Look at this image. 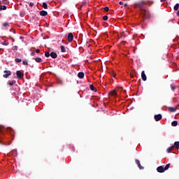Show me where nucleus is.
<instances>
[{
	"mask_svg": "<svg viewBox=\"0 0 179 179\" xmlns=\"http://www.w3.org/2000/svg\"><path fill=\"white\" fill-rule=\"evenodd\" d=\"M131 78H134V74L131 73Z\"/></svg>",
	"mask_w": 179,
	"mask_h": 179,
	"instance_id": "c03bdc74",
	"label": "nucleus"
},
{
	"mask_svg": "<svg viewBox=\"0 0 179 179\" xmlns=\"http://www.w3.org/2000/svg\"><path fill=\"white\" fill-rule=\"evenodd\" d=\"M22 64H23V65H25V66L29 65V63L27 62V59L24 60V61L22 62Z\"/></svg>",
	"mask_w": 179,
	"mask_h": 179,
	"instance_id": "cd10ccee",
	"label": "nucleus"
},
{
	"mask_svg": "<svg viewBox=\"0 0 179 179\" xmlns=\"http://www.w3.org/2000/svg\"><path fill=\"white\" fill-rule=\"evenodd\" d=\"M45 57H46L47 58H48V57H51V54H50V52H45Z\"/></svg>",
	"mask_w": 179,
	"mask_h": 179,
	"instance_id": "5701e85b",
	"label": "nucleus"
},
{
	"mask_svg": "<svg viewBox=\"0 0 179 179\" xmlns=\"http://www.w3.org/2000/svg\"><path fill=\"white\" fill-rule=\"evenodd\" d=\"M173 101H176V98L173 99Z\"/></svg>",
	"mask_w": 179,
	"mask_h": 179,
	"instance_id": "49530a36",
	"label": "nucleus"
},
{
	"mask_svg": "<svg viewBox=\"0 0 179 179\" xmlns=\"http://www.w3.org/2000/svg\"><path fill=\"white\" fill-rule=\"evenodd\" d=\"M171 125H172V127H177V125H178V122H177V121H173V122H171Z\"/></svg>",
	"mask_w": 179,
	"mask_h": 179,
	"instance_id": "dca6fc26",
	"label": "nucleus"
},
{
	"mask_svg": "<svg viewBox=\"0 0 179 179\" xmlns=\"http://www.w3.org/2000/svg\"><path fill=\"white\" fill-rule=\"evenodd\" d=\"M168 110L170 111V113H176V111H177V108L174 107H169Z\"/></svg>",
	"mask_w": 179,
	"mask_h": 179,
	"instance_id": "f8f14e48",
	"label": "nucleus"
},
{
	"mask_svg": "<svg viewBox=\"0 0 179 179\" xmlns=\"http://www.w3.org/2000/svg\"><path fill=\"white\" fill-rule=\"evenodd\" d=\"M173 146H174V148H176V149H179V141H176L174 143Z\"/></svg>",
	"mask_w": 179,
	"mask_h": 179,
	"instance_id": "ddd939ff",
	"label": "nucleus"
},
{
	"mask_svg": "<svg viewBox=\"0 0 179 179\" xmlns=\"http://www.w3.org/2000/svg\"><path fill=\"white\" fill-rule=\"evenodd\" d=\"M62 52H66V49L65 48V46L61 45L60 46Z\"/></svg>",
	"mask_w": 179,
	"mask_h": 179,
	"instance_id": "2eb2a0df",
	"label": "nucleus"
},
{
	"mask_svg": "<svg viewBox=\"0 0 179 179\" xmlns=\"http://www.w3.org/2000/svg\"><path fill=\"white\" fill-rule=\"evenodd\" d=\"M110 94L112 96H117V91L116 90H113L111 92H110Z\"/></svg>",
	"mask_w": 179,
	"mask_h": 179,
	"instance_id": "4be33fe9",
	"label": "nucleus"
},
{
	"mask_svg": "<svg viewBox=\"0 0 179 179\" xmlns=\"http://www.w3.org/2000/svg\"><path fill=\"white\" fill-rule=\"evenodd\" d=\"M145 5H146V1H138L134 4V8L140 9L141 16L143 19H147L149 17V11L145 9Z\"/></svg>",
	"mask_w": 179,
	"mask_h": 179,
	"instance_id": "f257e3e1",
	"label": "nucleus"
},
{
	"mask_svg": "<svg viewBox=\"0 0 179 179\" xmlns=\"http://www.w3.org/2000/svg\"><path fill=\"white\" fill-rule=\"evenodd\" d=\"M176 15H177V16H178V17H179V10H178V11H177V13H176Z\"/></svg>",
	"mask_w": 179,
	"mask_h": 179,
	"instance_id": "ea45409f",
	"label": "nucleus"
},
{
	"mask_svg": "<svg viewBox=\"0 0 179 179\" xmlns=\"http://www.w3.org/2000/svg\"><path fill=\"white\" fill-rule=\"evenodd\" d=\"M15 62H17V64H19L20 62H22V59L19 58L15 59Z\"/></svg>",
	"mask_w": 179,
	"mask_h": 179,
	"instance_id": "a878e982",
	"label": "nucleus"
},
{
	"mask_svg": "<svg viewBox=\"0 0 179 179\" xmlns=\"http://www.w3.org/2000/svg\"><path fill=\"white\" fill-rule=\"evenodd\" d=\"M136 164L138 165V167L140 169V170H142L143 169V166L141 165V162L139 159H136Z\"/></svg>",
	"mask_w": 179,
	"mask_h": 179,
	"instance_id": "6e6552de",
	"label": "nucleus"
},
{
	"mask_svg": "<svg viewBox=\"0 0 179 179\" xmlns=\"http://www.w3.org/2000/svg\"><path fill=\"white\" fill-rule=\"evenodd\" d=\"M154 118H155V121H160V120H162V114L155 115L154 116Z\"/></svg>",
	"mask_w": 179,
	"mask_h": 179,
	"instance_id": "0eeeda50",
	"label": "nucleus"
},
{
	"mask_svg": "<svg viewBox=\"0 0 179 179\" xmlns=\"http://www.w3.org/2000/svg\"><path fill=\"white\" fill-rule=\"evenodd\" d=\"M120 5H124V3L122 1H120L119 3Z\"/></svg>",
	"mask_w": 179,
	"mask_h": 179,
	"instance_id": "79ce46f5",
	"label": "nucleus"
},
{
	"mask_svg": "<svg viewBox=\"0 0 179 179\" xmlns=\"http://www.w3.org/2000/svg\"><path fill=\"white\" fill-rule=\"evenodd\" d=\"M36 52L37 54H38V53L40 52V50H39V49H37V50H36Z\"/></svg>",
	"mask_w": 179,
	"mask_h": 179,
	"instance_id": "58836bf2",
	"label": "nucleus"
},
{
	"mask_svg": "<svg viewBox=\"0 0 179 179\" xmlns=\"http://www.w3.org/2000/svg\"><path fill=\"white\" fill-rule=\"evenodd\" d=\"M171 89L173 90V92H174V90H176V85L174 84H171Z\"/></svg>",
	"mask_w": 179,
	"mask_h": 179,
	"instance_id": "393cba45",
	"label": "nucleus"
},
{
	"mask_svg": "<svg viewBox=\"0 0 179 179\" xmlns=\"http://www.w3.org/2000/svg\"><path fill=\"white\" fill-rule=\"evenodd\" d=\"M16 83V81L12 80L11 82L8 83L9 86H13Z\"/></svg>",
	"mask_w": 179,
	"mask_h": 179,
	"instance_id": "b1692460",
	"label": "nucleus"
},
{
	"mask_svg": "<svg viewBox=\"0 0 179 179\" xmlns=\"http://www.w3.org/2000/svg\"><path fill=\"white\" fill-rule=\"evenodd\" d=\"M157 171L158 173H164V167L163 166H159L157 168Z\"/></svg>",
	"mask_w": 179,
	"mask_h": 179,
	"instance_id": "39448f33",
	"label": "nucleus"
},
{
	"mask_svg": "<svg viewBox=\"0 0 179 179\" xmlns=\"http://www.w3.org/2000/svg\"><path fill=\"white\" fill-rule=\"evenodd\" d=\"M3 73L5 74H3V77L5 78L6 79L8 77V76H10V75H12V72H10V71H7V70H5L3 71Z\"/></svg>",
	"mask_w": 179,
	"mask_h": 179,
	"instance_id": "f03ea898",
	"label": "nucleus"
},
{
	"mask_svg": "<svg viewBox=\"0 0 179 179\" xmlns=\"http://www.w3.org/2000/svg\"><path fill=\"white\" fill-rule=\"evenodd\" d=\"M141 79L142 80H143V82H146L147 77L146 74L145 73V71H143L141 72Z\"/></svg>",
	"mask_w": 179,
	"mask_h": 179,
	"instance_id": "423d86ee",
	"label": "nucleus"
},
{
	"mask_svg": "<svg viewBox=\"0 0 179 179\" xmlns=\"http://www.w3.org/2000/svg\"><path fill=\"white\" fill-rule=\"evenodd\" d=\"M173 149H174V145H171V147L168 148L167 152L169 153H171V150H173Z\"/></svg>",
	"mask_w": 179,
	"mask_h": 179,
	"instance_id": "4468645a",
	"label": "nucleus"
},
{
	"mask_svg": "<svg viewBox=\"0 0 179 179\" xmlns=\"http://www.w3.org/2000/svg\"><path fill=\"white\" fill-rule=\"evenodd\" d=\"M43 8H44V9H47L48 8V6H47V3L43 2V5H42Z\"/></svg>",
	"mask_w": 179,
	"mask_h": 179,
	"instance_id": "aec40b11",
	"label": "nucleus"
},
{
	"mask_svg": "<svg viewBox=\"0 0 179 179\" xmlns=\"http://www.w3.org/2000/svg\"><path fill=\"white\" fill-rule=\"evenodd\" d=\"M170 169V164H167L165 167H164V170L166 171V170H169Z\"/></svg>",
	"mask_w": 179,
	"mask_h": 179,
	"instance_id": "a211bd4d",
	"label": "nucleus"
},
{
	"mask_svg": "<svg viewBox=\"0 0 179 179\" xmlns=\"http://www.w3.org/2000/svg\"><path fill=\"white\" fill-rule=\"evenodd\" d=\"M35 61H36V62L40 63V62H41V61H43V59L41 57H36V58H35Z\"/></svg>",
	"mask_w": 179,
	"mask_h": 179,
	"instance_id": "f3484780",
	"label": "nucleus"
},
{
	"mask_svg": "<svg viewBox=\"0 0 179 179\" xmlns=\"http://www.w3.org/2000/svg\"><path fill=\"white\" fill-rule=\"evenodd\" d=\"M50 57H51V58H53V59H55V58H57L58 57V55H57V53L55 52H52L50 53Z\"/></svg>",
	"mask_w": 179,
	"mask_h": 179,
	"instance_id": "9d476101",
	"label": "nucleus"
},
{
	"mask_svg": "<svg viewBox=\"0 0 179 179\" xmlns=\"http://www.w3.org/2000/svg\"><path fill=\"white\" fill-rule=\"evenodd\" d=\"M20 16H21V17H23V16H24V13H23V12H20Z\"/></svg>",
	"mask_w": 179,
	"mask_h": 179,
	"instance_id": "f704fd0d",
	"label": "nucleus"
},
{
	"mask_svg": "<svg viewBox=\"0 0 179 179\" xmlns=\"http://www.w3.org/2000/svg\"><path fill=\"white\" fill-rule=\"evenodd\" d=\"M3 126H0V134H2L3 132Z\"/></svg>",
	"mask_w": 179,
	"mask_h": 179,
	"instance_id": "c85d7f7f",
	"label": "nucleus"
},
{
	"mask_svg": "<svg viewBox=\"0 0 179 179\" xmlns=\"http://www.w3.org/2000/svg\"><path fill=\"white\" fill-rule=\"evenodd\" d=\"M3 45H9V42L5 41L3 43Z\"/></svg>",
	"mask_w": 179,
	"mask_h": 179,
	"instance_id": "7c9ffc66",
	"label": "nucleus"
},
{
	"mask_svg": "<svg viewBox=\"0 0 179 179\" xmlns=\"http://www.w3.org/2000/svg\"><path fill=\"white\" fill-rule=\"evenodd\" d=\"M39 15L41 16H47V15H48V13L45 10H41L39 12Z\"/></svg>",
	"mask_w": 179,
	"mask_h": 179,
	"instance_id": "1a4fd4ad",
	"label": "nucleus"
},
{
	"mask_svg": "<svg viewBox=\"0 0 179 179\" xmlns=\"http://www.w3.org/2000/svg\"><path fill=\"white\" fill-rule=\"evenodd\" d=\"M111 76H113V78H115V76H116L115 73L112 72V73H111Z\"/></svg>",
	"mask_w": 179,
	"mask_h": 179,
	"instance_id": "c9c22d12",
	"label": "nucleus"
},
{
	"mask_svg": "<svg viewBox=\"0 0 179 179\" xmlns=\"http://www.w3.org/2000/svg\"><path fill=\"white\" fill-rule=\"evenodd\" d=\"M29 6H31V7L34 6V3L31 2V3H29Z\"/></svg>",
	"mask_w": 179,
	"mask_h": 179,
	"instance_id": "e433bc0d",
	"label": "nucleus"
},
{
	"mask_svg": "<svg viewBox=\"0 0 179 179\" xmlns=\"http://www.w3.org/2000/svg\"><path fill=\"white\" fill-rule=\"evenodd\" d=\"M178 106H179V104H178Z\"/></svg>",
	"mask_w": 179,
	"mask_h": 179,
	"instance_id": "09e8293b",
	"label": "nucleus"
},
{
	"mask_svg": "<svg viewBox=\"0 0 179 179\" xmlns=\"http://www.w3.org/2000/svg\"><path fill=\"white\" fill-rule=\"evenodd\" d=\"M161 2H166L167 0H160Z\"/></svg>",
	"mask_w": 179,
	"mask_h": 179,
	"instance_id": "37998d69",
	"label": "nucleus"
},
{
	"mask_svg": "<svg viewBox=\"0 0 179 179\" xmlns=\"http://www.w3.org/2000/svg\"><path fill=\"white\" fill-rule=\"evenodd\" d=\"M78 77L80 78V79H83L85 78V73L83 72H79L78 73Z\"/></svg>",
	"mask_w": 179,
	"mask_h": 179,
	"instance_id": "9b49d317",
	"label": "nucleus"
},
{
	"mask_svg": "<svg viewBox=\"0 0 179 179\" xmlns=\"http://www.w3.org/2000/svg\"><path fill=\"white\" fill-rule=\"evenodd\" d=\"M3 27H8V26H9V24H8V22H5L3 24Z\"/></svg>",
	"mask_w": 179,
	"mask_h": 179,
	"instance_id": "473e14b6",
	"label": "nucleus"
},
{
	"mask_svg": "<svg viewBox=\"0 0 179 179\" xmlns=\"http://www.w3.org/2000/svg\"><path fill=\"white\" fill-rule=\"evenodd\" d=\"M16 76L17 79H23L24 74L20 71H16Z\"/></svg>",
	"mask_w": 179,
	"mask_h": 179,
	"instance_id": "20e7f679",
	"label": "nucleus"
},
{
	"mask_svg": "<svg viewBox=\"0 0 179 179\" xmlns=\"http://www.w3.org/2000/svg\"><path fill=\"white\" fill-rule=\"evenodd\" d=\"M31 57H34V55H36V52H32L31 53Z\"/></svg>",
	"mask_w": 179,
	"mask_h": 179,
	"instance_id": "4c0bfd02",
	"label": "nucleus"
},
{
	"mask_svg": "<svg viewBox=\"0 0 179 179\" xmlns=\"http://www.w3.org/2000/svg\"><path fill=\"white\" fill-rule=\"evenodd\" d=\"M67 40H68V41H69V43H71V41H73V34H72L71 32H70V33L68 34Z\"/></svg>",
	"mask_w": 179,
	"mask_h": 179,
	"instance_id": "7ed1b4c3",
	"label": "nucleus"
},
{
	"mask_svg": "<svg viewBox=\"0 0 179 179\" xmlns=\"http://www.w3.org/2000/svg\"><path fill=\"white\" fill-rule=\"evenodd\" d=\"M12 50H13V51H17V46L15 45L12 48Z\"/></svg>",
	"mask_w": 179,
	"mask_h": 179,
	"instance_id": "2f4dec72",
	"label": "nucleus"
},
{
	"mask_svg": "<svg viewBox=\"0 0 179 179\" xmlns=\"http://www.w3.org/2000/svg\"><path fill=\"white\" fill-rule=\"evenodd\" d=\"M178 24H179V23H178Z\"/></svg>",
	"mask_w": 179,
	"mask_h": 179,
	"instance_id": "de8ad7c7",
	"label": "nucleus"
},
{
	"mask_svg": "<svg viewBox=\"0 0 179 179\" xmlns=\"http://www.w3.org/2000/svg\"><path fill=\"white\" fill-rule=\"evenodd\" d=\"M0 144H1V145H3V143H1V141H0Z\"/></svg>",
	"mask_w": 179,
	"mask_h": 179,
	"instance_id": "a18cd8bd",
	"label": "nucleus"
},
{
	"mask_svg": "<svg viewBox=\"0 0 179 179\" xmlns=\"http://www.w3.org/2000/svg\"><path fill=\"white\" fill-rule=\"evenodd\" d=\"M124 8H127V6H128V3H124Z\"/></svg>",
	"mask_w": 179,
	"mask_h": 179,
	"instance_id": "a19ab883",
	"label": "nucleus"
},
{
	"mask_svg": "<svg viewBox=\"0 0 179 179\" xmlns=\"http://www.w3.org/2000/svg\"><path fill=\"white\" fill-rule=\"evenodd\" d=\"M103 9L105 12H108V10H110V8L108 7H105Z\"/></svg>",
	"mask_w": 179,
	"mask_h": 179,
	"instance_id": "72a5a7b5",
	"label": "nucleus"
},
{
	"mask_svg": "<svg viewBox=\"0 0 179 179\" xmlns=\"http://www.w3.org/2000/svg\"><path fill=\"white\" fill-rule=\"evenodd\" d=\"M0 10H6V6H0Z\"/></svg>",
	"mask_w": 179,
	"mask_h": 179,
	"instance_id": "6ab92c4d",
	"label": "nucleus"
},
{
	"mask_svg": "<svg viewBox=\"0 0 179 179\" xmlns=\"http://www.w3.org/2000/svg\"><path fill=\"white\" fill-rule=\"evenodd\" d=\"M179 3H176L173 7L174 10H178Z\"/></svg>",
	"mask_w": 179,
	"mask_h": 179,
	"instance_id": "412c9836",
	"label": "nucleus"
},
{
	"mask_svg": "<svg viewBox=\"0 0 179 179\" xmlns=\"http://www.w3.org/2000/svg\"><path fill=\"white\" fill-rule=\"evenodd\" d=\"M103 20H104V21L108 20V16L104 15V16L103 17Z\"/></svg>",
	"mask_w": 179,
	"mask_h": 179,
	"instance_id": "c756f323",
	"label": "nucleus"
},
{
	"mask_svg": "<svg viewBox=\"0 0 179 179\" xmlns=\"http://www.w3.org/2000/svg\"><path fill=\"white\" fill-rule=\"evenodd\" d=\"M90 90H92V92H94V85H90Z\"/></svg>",
	"mask_w": 179,
	"mask_h": 179,
	"instance_id": "bb28decb",
	"label": "nucleus"
}]
</instances>
